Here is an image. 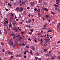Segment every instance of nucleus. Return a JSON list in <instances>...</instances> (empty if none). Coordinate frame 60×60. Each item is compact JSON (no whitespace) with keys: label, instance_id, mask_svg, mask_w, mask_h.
<instances>
[{"label":"nucleus","instance_id":"1","mask_svg":"<svg viewBox=\"0 0 60 60\" xmlns=\"http://www.w3.org/2000/svg\"><path fill=\"white\" fill-rule=\"evenodd\" d=\"M3 23L4 24V26H7V27H7V24H6V22H4Z\"/></svg>","mask_w":60,"mask_h":60},{"label":"nucleus","instance_id":"2","mask_svg":"<svg viewBox=\"0 0 60 60\" xmlns=\"http://www.w3.org/2000/svg\"><path fill=\"white\" fill-rule=\"evenodd\" d=\"M20 12H22V11H23V8L22 7H20Z\"/></svg>","mask_w":60,"mask_h":60},{"label":"nucleus","instance_id":"3","mask_svg":"<svg viewBox=\"0 0 60 60\" xmlns=\"http://www.w3.org/2000/svg\"><path fill=\"white\" fill-rule=\"evenodd\" d=\"M13 30H15V31H18V29L16 27H14L13 28Z\"/></svg>","mask_w":60,"mask_h":60},{"label":"nucleus","instance_id":"4","mask_svg":"<svg viewBox=\"0 0 60 60\" xmlns=\"http://www.w3.org/2000/svg\"><path fill=\"white\" fill-rule=\"evenodd\" d=\"M19 41H21V40H22V37H20L19 38Z\"/></svg>","mask_w":60,"mask_h":60},{"label":"nucleus","instance_id":"5","mask_svg":"<svg viewBox=\"0 0 60 60\" xmlns=\"http://www.w3.org/2000/svg\"><path fill=\"white\" fill-rule=\"evenodd\" d=\"M52 57L51 58V60H53V59H54L55 58V57H54V56H52Z\"/></svg>","mask_w":60,"mask_h":60},{"label":"nucleus","instance_id":"6","mask_svg":"<svg viewBox=\"0 0 60 60\" xmlns=\"http://www.w3.org/2000/svg\"><path fill=\"white\" fill-rule=\"evenodd\" d=\"M16 10H17L18 11H20V8H19L17 7L16 8Z\"/></svg>","mask_w":60,"mask_h":60},{"label":"nucleus","instance_id":"7","mask_svg":"<svg viewBox=\"0 0 60 60\" xmlns=\"http://www.w3.org/2000/svg\"><path fill=\"white\" fill-rule=\"evenodd\" d=\"M8 54H11V55H12V53L11 52H10L9 51L8 52Z\"/></svg>","mask_w":60,"mask_h":60},{"label":"nucleus","instance_id":"8","mask_svg":"<svg viewBox=\"0 0 60 60\" xmlns=\"http://www.w3.org/2000/svg\"><path fill=\"white\" fill-rule=\"evenodd\" d=\"M28 22L29 23H30L31 22V19H28Z\"/></svg>","mask_w":60,"mask_h":60},{"label":"nucleus","instance_id":"9","mask_svg":"<svg viewBox=\"0 0 60 60\" xmlns=\"http://www.w3.org/2000/svg\"><path fill=\"white\" fill-rule=\"evenodd\" d=\"M16 38V36L15 35L13 36V39H15Z\"/></svg>","mask_w":60,"mask_h":60},{"label":"nucleus","instance_id":"10","mask_svg":"<svg viewBox=\"0 0 60 60\" xmlns=\"http://www.w3.org/2000/svg\"><path fill=\"white\" fill-rule=\"evenodd\" d=\"M44 40L45 41H46V42H48L49 41V40L48 39H45Z\"/></svg>","mask_w":60,"mask_h":60},{"label":"nucleus","instance_id":"11","mask_svg":"<svg viewBox=\"0 0 60 60\" xmlns=\"http://www.w3.org/2000/svg\"><path fill=\"white\" fill-rule=\"evenodd\" d=\"M30 53H31V54L32 55H33V51H32V50H30Z\"/></svg>","mask_w":60,"mask_h":60},{"label":"nucleus","instance_id":"12","mask_svg":"<svg viewBox=\"0 0 60 60\" xmlns=\"http://www.w3.org/2000/svg\"><path fill=\"white\" fill-rule=\"evenodd\" d=\"M44 4L45 5H48V4H47V3H46V2H44Z\"/></svg>","mask_w":60,"mask_h":60},{"label":"nucleus","instance_id":"13","mask_svg":"<svg viewBox=\"0 0 60 60\" xmlns=\"http://www.w3.org/2000/svg\"><path fill=\"white\" fill-rule=\"evenodd\" d=\"M45 46H48V42H46L45 43Z\"/></svg>","mask_w":60,"mask_h":60},{"label":"nucleus","instance_id":"14","mask_svg":"<svg viewBox=\"0 0 60 60\" xmlns=\"http://www.w3.org/2000/svg\"><path fill=\"white\" fill-rule=\"evenodd\" d=\"M56 2L57 3H59V2H60V0H56Z\"/></svg>","mask_w":60,"mask_h":60},{"label":"nucleus","instance_id":"15","mask_svg":"<svg viewBox=\"0 0 60 60\" xmlns=\"http://www.w3.org/2000/svg\"><path fill=\"white\" fill-rule=\"evenodd\" d=\"M54 6H55V7H59V6L58 5H57L56 4Z\"/></svg>","mask_w":60,"mask_h":60},{"label":"nucleus","instance_id":"16","mask_svg":"<svg viewBox=\"0 0 60 60\" xmlns=\"http://www.w3.org/2000/svg\"><path fill=\"white\" fill-rule=\"evenodd\" d=\"M31 49L33 50H35V49L34 48V47H31Z\"/></svg>","mask_w":60,"mask_h":60},{"label":"nucleus","instance_id":"17","mask_svg":"<svg viewBox=\"0 0 60 60\" xmlns=\"http://www.w3.org/2000/svg\"><path fill=\"white\" fill-rule=\"evenodd\" d=\"M52 31V30L51 29H50V30H49L48 31V33H49V32H51Z\"/></svg>","mask_w":60,"mask_h":60},{"label":"nucleus","instance_id":"18","mask_svg":"<svg viewBox=\"0 0 60 60\" xmlns=\"http://www.w3.org/2000/svg\"><path fill=\"white\" fill-rule=\"evenodd\" d=\"M42 1V0H39V3H41Z\"/></svg>","mask_w":60,"mask_h":60},{"label":"nucleus","instance_id":"19","mask_svg":"<svg viewBox=\"0 0 60 60\" xmlns=\"http://www.w3.org/2000/svg\"><path fill=\"white\" fill-rule=\"evenodd\" d=\"M47 25V24H45L44 25V27L45 28V27H46V26Z\"/></svg>","mask_w":60,"mask_h":60},{"label":"nucleus","instance_id":"20","mask_svg":"<svg viewBox=\"0 0 60 60\" xmlns=\"http://www.w3.org/2000/svg\"><path fill=\"white\" fill-rule=\"evenodd\" d=\"M39 53L38 52H37L35 54V55H39Z\"/></svg>","mask_w":60,"mask_h":60},{"label":"nucleus","instance_id":"21","mask_svg":"<svg viewBox=\"0 0 60 60\" xmlns=\"http://www.w3.org/2000/svg\"><path fill=\"white\" fill-rule=\"evenodd\" d=\"M13 58V56H11V57L10 58V59L11 60H12V58Z\"/></svg>","mask_w":60,"mask_h":60},{"label":"nucleus","instance_id":"22","mask_svg":"<svg viewBox=\"0 0 60 60\" xmlns=\"http://www.w3.org/2000/svg\"><path fill=\"white\" fill-rule=\"evenodd\" d=\"M9 44L10 45H13V42H11V43H9Z\"/></svg>","mask_w":60,"mask_h":60},{"label":"nucleus","instance_id":"23","mask_svg":"<svg viewBox=\"0 0 60 60\" xmlns=\"http://www.w3.org/2000/svg\"><path fill=\"white\" fill-rule=\"evenodd\" d=\"M30 3L31 4V5H34V2H31Z\"/></svg>","mask_w":60,"mask_h":60},{"label":"nucleus","instance_id":"24","mask_svg":"<svg viewBox=\"0 0 60 60\" xmlns=\"http://www.w3.org/2000/svg\"><path fill=\"white\" fill-rule=\"evenodd\" d=\"M23 13L24 15H26V12H23Z\"/></svg>","mask_w":60,"mask_h":60},{"label":"nucleus","instance_id":"25","mask_svg":"<svg viewBox=\"0 0 60 60\" xmlns=\"http://www.w3.org/2000/svg\"><path fill=\"white\" fill-rule=\"evenodd\" d=\"M8 6H10V7H11V5L10 4V3H9L8 4Z\"/></svg>","mask_w":60,"mask_h":60},{"label":"nucleus","instance_id":"26","mask_svg":"<svg viewBox=\"0 0 60 60\" xmlns=\"http://www.w3.org/2000/svg\"><path fill=\"white\" fill-rule=\"evenodd\" d=\"M16 37H17V38H19V35H18L16 36Z\"/></svg>","mask_w":60,"mask_h":60},{"label":"nucleus","instance_id":"27","mask_svg":"<svg viewBox=\"0 0 60 60\" xmlns=\"http://www.w3.org/2000/svg\"><path fill=\"white\" fill-rule=\"evenodd\" d=\"M21 56H22L21 55L18 54V57H21Z\"/></svg>","mask_w":60,"mask_h":60},{"label":"nucleus","instance_id":"28","mask_svg":"<svg viewBox=\"0 0 60 60\" xmlns=\"http://www.w3.org/2000/svg\"><path fill=\"white\" fill-rule=\"evenodd\" d=\"M41 11V10L40 9H38V12H40Z\"/></svg>","mask_w":60,"mask_h":60},{"label":"nucleus","instance_id":"29","mask_svg":"<svg viewBox=\"0 0 60 60\" xmlns=\"http://www.w3.org/2000/svg\"><path fill=\"white\" fill-rule=\"evenodd\" d=\"M22 4H25V2H22Z\"/></svg>","mask_w":60,"mask_h":60},{"label":"nucleus","instance_id":"30","mask_svg":"<svg viewBox=\"0 0 60 60\" xmlns=\"http://www.w3.org/2000/svg\"><path fill=\"white\" fill-rule=\"evenodd\" d=\"M16 24V23L15 22H13V24L14 25H15Z\"/></svg>","mask_w":60,"mask_h":60},{"label":"nucleus","instance_id":"31","mask_svg":"<svg viewBox=\"0 0 60 60\" xmlns=\"http://www.w3.org/2000/svg\"><path fill=\"white\" fill-rule=\"evenodd\" d=\"M4 31H5V34H7V31H6V30H4Z\"/></svg>","mask_w":60,"mask_h":60},{"label":"nucleus","instance_id":"32","mask_svg":"<svg viewBox=\"0 0 60 60\" xmlns=\"http://www.w3.org/2000/svg\"><path fill=\"white\" fill-rule=\"evenodd\" d=\"M51 14H53V15H55V13L54 12H52L51 13Z\"/></svg>","mask_w":60,"mask_h":60},{"label":"nucleus","instance_id":"33","mask_svg":"<svg viewBox=\"0 0 60 60\" xmlns=\"http://www.w3.org/2000/svg\"><path fill=\"white\" fill-rule=\"evenodd\" d=\"M16 57H18L19 54L16 55Z\"/></svg>","mask_w":60,"mask_h":60},{"label":"nucleus","instance_id":"34","mask_svg":"<svg viewBox=\"0 0 60 60\" xmlns=\"http://www.w3.org/2000/svg\"><path fill=\"white\" fill-rule=\"evenodd\" d=\"M39 58L37 57H36L35 59H38Z\"/></svg>","mask_w":60,"mask_h":60},{"label":"nucleus","instance_id":"35","mask_svg":"<svg viewBox=\"0 0 60 60\" xmlns=\"http://www.w3.org/2000/svg\"><path fill=\"white\" fill-rule=\"evenodd\" d=\"M58 11V12L59 13L60 12V10H59V9H58L57 10Z\"/></svg>","mask_w":60,"mask_h":60},{"label":"nucleus","instance_id":"36","mask_svg":"<svg viewBox=\"0 0 60 60\" xmlns=\"http://www.w3.org/2000/svg\"><path fill=\"white\" fill-rule=\"evenodd\" d=\"M55 10H57V8H56V7H55Z\"/></svg>","mask_w":60,"mask_h":60},{"label":"nucleus","instance_id":"37","mask_svg":"<svg viewBox=\"0 0 60 60\" xmlns=\"http://www.w3.org/2000/svg\"><path fill=\"white\" fill-rule=\"evenodd\" d=\"M31 32H33L34 31V30L33 29H32L31 30H30Z\"/></svg>","mask_w":60,"mask_h":60},{"label":"nucleus","instance_id":"38","mask_svg":"<svg viewBox=\"0 0 60 60\" xmlns=\"http://www.w3.org/2000/svg\"><path fill=\"white\" fill-rule=\"evenodd\" d=\"M6 23H7V24H8V21H6Z\"/></svg>","mask_w":60,"mask_h":60},{"label":"nucleus","instance_id":"39","mask_svg":"<svg viewBox=\"0 0 60 60\" xmlns=\"http://www.w3.org/2000/svg\"><path fill=\"white\" fill-rule=\"evenodd\" d=\"M58 59L60 60V56H59L57 57Z\"/></svg>","mask_w":60,"mask_h":60},{"label":"nucleus","instance_id":"40","mask_svg":"<svg viewBox=\"0 0 60 60\" xmlns=\"http://www.w3.org/2000/svg\"><path fill=\"white\" fill-rule=\"evenodd\" d=\"M49 17V16L48 15H47L46 16V18H48Z\"/></svg>","mask_w":60,"mask_h":60},{"label":"nucleus","instance_id":"41","mask_svg":"<svg viewBox=\"0 0 60 60\" xmlns=\"http://www.w3.org/2000/svg\"><path fill=\"white\" fill-rule=\"evenodd\" d=\"M44 51H47V50L46 49H44Z\"/></svg>","mask_w":60,"mask_h":60},{"label":"nucleus","instance_id":"42","mask_svg":"<svg viewBox=\"0 0 60 60\" xmlns=\"http://www.w3.org/2000/svg\"><path fill=\"white\" fill-rule=\"evenodd\" d=\"M38 16H39V17H40V16H41V15H40V13H38Z\"/></svg>","mask_w":60,"mask_h":60},{"label":"nucleus","instance_id":"43","mask_svg":"<svg viewBox=\"0 0 60 60\" xmlns=\"http://www.w3.org/2000/svg\"><path fill=\"white\" fill-rule=\"evenodd\" d=\"M9 42L10 43H11V42H12V41L11 40H9Z\"/></svg>","mask_w":60,"mask_h":60},{"label":"nucleus","instance_id":"44","mask_svg":"<svg viewBox=\"0 0 60 60\" xmlns=\"http://www.w3.org/2000/svg\"><path fill=\"white\" fill-rule=\"evenodd\" d=\"M13 19L12 18H10V20L11 21H12Z\"/></svg>","mask_w":60,"mask_h":60},{"label":"nucleus","instance_id":"45","mask_svg":"<svg viewBox=\"0 0 60 60\" xmlns=\"http://www.w3.org/2000/svg\"><path fill=\"white\" fill-rule=\"evenodd\" d=\"M57 43H60V40L58 42H57Z\"/></svg>","mask_w":60,"mask_h":60},{"label":"nucleus","instance_id":"46","mask_svg":"<svg viewBox=\"0 0 60 60\" xmlns=\"http://www.w3.org/2000/svg\"><path fill=\"white\" fill-rule=\"evenodd\" d=\"M9 26L10 27H11L12 26H11V24H10L9 25Z\"/></svg>","mask_w":60,"mask_h":60},{"label":"nucleus","instance_id":"47","mask_svg":"<svg viewBox=\"0 0 60 60\" xmlns=\"http://www.w3.org/2000/svg\"><path fill=\"white\" fill-rule=\"evenodd\" d=\"M38 35H41V34L39 33H38Z\"/></svg>","mask_w":60,"mask_h":60},{"label":"nucleus","instance_id":"48","mask_svg":"<svg viewBox=\"0 0 60 60\" xmlns=\"http://www.w3.org/2000/svg\"><path fill=\"white\" fill-rule=\"evenodd\" d=\"M37 39L35 38L34 39V41H36L37 40Z\"/></svg>","mask_w":60,"mask_h":60},{"label":"nucleus","instance_id":"49","mask_svg":"<svg viewBox=\"0 0 60 60\" xmlns=\"http://www.w3.org/2000/svg\"><path fill=\"white\" fill-rule=\"evenodd\" d=\"M59 27V26H57V28H58Z\"/></svg>","mask_w":60,"mask_h":60},{"label":"nucleus","instance_id":"50","mask_svg":"<svg viewBox=\"0 0 60 60\" xmlns=\"http://www.w3.org/2000/svg\"><path fill=\"white\" fill-rule=\"evenodd\" d=\"M37 8H35V9H34V11H37Z\"/></svg>","mask_w":60,"mask_h":60},{"label":"nucleus","instance_id":"51","mask_svg":"<svg viewBox=\"0 0 60 60\" xmlns=\"http://www.w3.org/2000/svg\"><path fill=\"white\" fill-rule=\"evenodd\" d=\"M56 4H57L58 5H60V4H59V3H56Z\"/></svg>","mask_w":60,"mask_h":60},{"label":"nucleus","instance_id":"52","mask_svg":"<svg viewBox=\"0 0 60 60\" xmlns=\"http://www.w3.org/2000/svg\"><path fill=\"white\" fill-rule=\"evenodd\" d=\"M24 1L25 2H26L27 3H28V1L27 0H26L25 1Z\"/></svg>","mask_w":60,"mask_h":60},{"label":"nucleus","instance_id":"53","mask_svg":"<svg viewBox=\"0 0 60 60\" xmlns=\"http://www.w3.org/2000/svg\"><path fill=\"white\" fill-rule=\"evenodd\" d=\"M26 47L28 49V48H29V47H28V46L27 45L26 46Z\"/></svg>","mask_w":60,"mask_h":60},{"label":"nucleus","instance_id":"54","mask_svg":"<svg viewBox=\"0 0 60 60\" xmlns=\"http://www.w3.org/2000/svg\"><path fill=\"white\" fill-rule=\"evenodd\" d=\"M22 45L23 46H25V44L24 43H23L22 44Z\"/></svg>","mask_w":60,"mask_h":60},{"label":"nucleus","instance_id":"55","mask_svg":"<svg viewBox=\"0 0 60 60\" xmlns=\"http://www.w3.org/2000/svg\"><path fill=\"white\" fill-rule=\"evenodd\" d=\"M2 51L3 52H4V49H3Z\"/></svg>","mask_w":60,"mask_h":60},{"label":"nucleus","instance_id":"56","mask_svg":"<svg viewBox=\"0 0 60 60\" xmlns=\"http://www.w3.org/2000/svg\"><path fill=\"white\" fill-rule=\"evenodd\" d=\"M40 52L41 53H42V54L43 53V52L41 51Z\"/></svg>","mask_w":60,"mask_h":60},{"label":"nucleus","instance_id":"57","mask_svg":"<svg viewBox=\"0 0 60 60\" xmlns=\"http://www.w3.org/2000/svg\"><path fill=\"white\" fill-rule=\"evenodd\" d=\"M15 43L16 44H17V41H15Z\"/></svg>","mask_w":60,"mask_h":60},{"label":"nucleus","instance_id":"58","mask_svg":"<svg viewBox=\"0 0 60 60\" xmlns=\"http://www.w3.org/2000/svg\"><path fill=\"white\" fill-rule=\"evenodd\" d=\"M32 20L33 21H34V19H32Z\"/></svg>","mask_w":60,"mask_h":60},{"label":"nucleus","instance_id":"59","mask_svg":"<svg viewBox=\"0 0 60 60\" xmlns=\"http://www.w3.org/2000/svg\"><path fill=\"white\" fill-rule=\"evenodd\" d=\"M9 10H8V9H6V11H8Z\"/></svg>","mask_w":60,"mask_h":60},{"label":"nucleus","instance_id":"60","mask_svg":"<svg viewBox=\"0 0 60 60\" xmlns=\"http://www.w3.org/2000/svg\"><path fill=\"white\" fill-rule=\"evenodd\" d=\"M45 10L46 11H48V10L47 8H45Z\"/></svg>","mask_w":60,"mask_h":60},{"label":"nucleus","instance_id":"61","mask_svg":"<svg viewBox=\"0 0 60 60\" xmlns=\"http://www.w3.org/2000/svg\"><path fill=\"white\" fill-rule=\"evenodd\" d=\"M27 9H28V10H29V9H30V8L29 7H28L27 8Z\"/></svg>","mask_w":60,"mask_h":60},{"label":"nucleus","instance_id":"62","mask_svg":"<svg viewBox=\"0 0 60 60\" xmlns=\"http://www.w3.org/2000/svg\"><path fill=\"white\" fill-rule=\"evenodd\" d=\"M28 27H29V28H31V26H28Z\"/></svg>","mask_w":60,"mask_h":60},{"label":"nucleus","instance_id":"63","mask_svg":"<svg viewBox=\"0 0 60 60\" xmlns=\"http://www.w3.org/2000/svg\"><path fill=\"white\" fill-rule=\"evenodd\" d=\"M29 16V17H30V16H31V15L30 14H29L28 15Z\"/></svg>","mask_w":60,"mask_h":60},{"label":"nucleus","instance_id":"64","mask_svg":"<svg viewBox=\"0 0 60 60\" xmlns=\"http://www.w3.org/2000/svg\"><path fill=\"white\" fill-rule=\"evenodd\" d=\"M41 58H40L38 59V60H41Z\"/></svg>","mask_w":60,"mask_h":60}]
</instances>
